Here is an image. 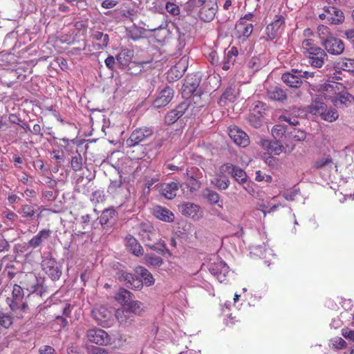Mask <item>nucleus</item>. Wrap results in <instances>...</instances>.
<instances>
[{
    "label": "nucleus",
    "mask_w": 354,
    "mask_h": 354,
    "mask_svg": "<svg viewBox=\"0 0 354 354\" xmlns=\"http://www.w3.org/2000/svg\"><path fill=\"white\" fill-rule=\"evenodd\" d=\"M310 90L321 92L325 95V99L330 100L337 108L348 107L354 101V97L347 91H339L342 86L337 82L313 84L308 82Z\"/></svg>",
    "instance_id": "f257e3e1"
},
{
    "label": "nucleus",
    "mask_w": 354,
    "mask_h": 354,
    "mask_svg": "<svg viewBox=\"0 0 354 354\" xmlns=\"http://www.w3.org/2000/svg\"><path fill=\"white\" fill-rule=\"evenodd\" d=\"M312 102L308 106V111L310 113L315 115H319L322 120L328 122H335L339 117L337 111L333 107L328 108L325 104V95L321 92H314L310 90Z\"/></svg>",
    "instance_id": "f03ea898"
},
{
    "label": "nucleus",
    "mask_w": 354,
    "mask_h": 354,
    "mask_svg": "<svg viewBox=\"0 0 354 354\" xmlns=\"http://www.w3.org/2000/svg\"><path fill=\"white\" fill-rule=\"evenodd\" d=\"M301 46L310 65L314 68L322 67L328 57L325 50L318 46L311 39H304Z\"/></svg>",
    "instance_id": "7ed1b4c3"
},
{
    "label": "nucleus",
    "mask_w": 354,
    "mask_h": 354,
    "mask_svg": "<svg viewBox=\"0 0 354 354\" xmlns=\"http://www.w3.org/2000/svg\"><path fill=\"white\" fill-rule=\"evenodd\" d=\"M189 3L194 8H198V17L205 22L212 21L218 10L215 0H189Z\"/></svg>",
    "instance_id": "20e7f679"
},
{
    "label": "nucleus",
    "mask_w": 354,
    "mask_h": 354,
    "mask_svg": "<svg viewBox=\"0 0 354 354\" xmlns=\"http://www.w3.org/2000/svg\"><path fill=\"white\" fill-rule=\"evenodd\" d=\"M24 296L23 288L15 284L12 288V297L7 299V304L10 310L16 313L18 317H22L23 313H26L28 310V306L24 301Z\"/></svg>",
    "instance_id": "39448f33"
},
{
    "label": "nucleus",
    "mask_w": 354,
    "mask_h": 354,
    "mask_svg": "<svg viewBox=\"0 0 354 354\" xmlns=\"http://www.w3.org/2000/svg\"><path fill=\"white\" fill-rule=\"evenodd\" d=\"M208 270L219 282L222 283L225 280L229 272V267L226 263L217 256H214L208 264Z\"/></svg>",
    "instance_id": "423d86ee"
},
{
    "label": "nucleus",
    "mask_w": 354,
    "mask_h": 354,
    "mask_svg": "<svg viewBox=\"0 0 354 354\" xmlns=\"http://www.w3.org/2000/svg\"><path fill=\"white\" fill-rule=\"evenodd\" d=\"M221 172L230 175L239 184H245L248 181V175L245 170L232 163L222 165Z\"/></svg>",
    "instance_id": "0eeeda50"
},
{
    "label": "nucleus",
    "mask_w": 354,
    "mask_h": 354,
    "mask_svg": "<svg viewBox=\"0 0 354 354\" xmlns=\"http://www.w3.org/2000/svg\"><path fill=\"white\" fill-rule=\"evenodd\" d=\"M153 134V129L151 127H140L135 129L129 138L127 140V145L129 147L139 145L145 141Z\"/></svg>",
    "instance_id": "6e6552de"
},
{
    "label": "nucleus",
    "mask_w": 354,
    "mask_h": 354,
    "mask_svg": "<svg viewBox=\"0 0 354 354\" xmlns=\"http://www.w3.org/2000/svg\"><path fill=\"white\" fill-rule=\"evenodd\" d=\"M42 269L53 281L58 280L62 275L61 266L52 257H46L41 262Z\"/></svg>",
    "instance_id": "1a4fd4ad"
},
{
    "label": "nucleus",
    "mask_w": 354,
    "mask_h": 354,
    "mask_svg": "<svg viewBox=\"0 0 354 354\" xmlns=\"http://www.w3.org/2000/svg\"><path fill=\"white\" fill-rule=\"evenodd\" d=\"M87 338L89 342L98 345H108L111 344V337L108 333L100 328H92L87 331Z\"/></svg>",
    "instance_id": "9d476101"
},
{
    "label": "nucleus",
    "mask_w": 354,
    "mask_h": 354,
    "mask_svg": "<svg viewBox=\"0 0 354 354\" xmlns=\"http://www.w3.org/2000/svg\"><path fill=\"white\" fill-rule=\"evenodd\" d=\"M286 19L283 15H276L274 20L266 27V32L270 39H274L285 28Z\"/></svg>",
    "instance_id": "9b49d317"
},
{
    "label": "nucleus",
    "mask_w": 354,
    "mask_h": 354,
    "mask_svg": "<svg viewBox=\"0 0 354 354\" xmlns=\"http://www.w3.org/2000/svg\"><path fill=\"white\" fill-rule=\"evenodd\" d=\"M91 314L92 317L97 321L98 324L104 327L108 325L109 321L113 316L112 310L104 306L95 308L92 310Z\"/></svg>",
    "instance_id": "f8f14e48"
},
{
    "label": "nucleus",
    "mask_w": 354,
    "mask_h": 354,
    "mask_svg": "<svg viewBox=\"0 0 354 354\" xmlns=\"http://www.w3.org/2000/svg\"><path fill=\"white\" fill-rule=\"evenodd\" d=\"M325 50L330 54L339 55L342 54L345 48L344 42L339 38L334 36L329 37L322 44Z\"/></svg>",
    "instance_id": "ddd939ff"
},
{
    "label": "nucleus",
    "mask_w": 354,
    "mask_h": 354,
    "mask_svg": "<svg viewBox=\"0 0 354 354\" xmlns=\"http://www.w3.org/2000/svg\"><path fill=\"white\" fill-rule=\"evenodd\" d=\"M229 136L236 145L241 147H245L250 144L249 136L237 127H230Z\"/></svg>",
    "instance_id": "4468645a"
},
{
    "label": "nucleus",
    "mask_w": 354,
    "mask_h": 354,
    "mask_svg": "<svg viewBox=\"0 0 354 354\" xmlns=\"http://www.w3.org/2000/svg\"><path fill=\"white\" fill-rule=\"evenodd\" d=\"M174 93V90L171 88L169 86L165 87L158 93L153 102V106L156 109L165 106L172 100Z\"/></svg>",
    "instance_id": "2eb2a0df"
},
{
    "label": "nucleus",
    "mask_w": 354,
    "mask_h": 354,
    "mask_svg": "<svg viewBox=\"0 0 354 354\" xmlns=\"http://www.w3.org/2000/svg\"><path fill=\"white\" fill-rule=\"evenodd\" d=\"M118 279L123 282L128 288L140 290L142 288L140 280L131 273L122 271L118 275Z\"/></svg>",
    "instance_id": "dca6fc26"
},
{
    "label": "nucleus",
    "mask_w": 354,
    "mask_h": 354,
    "mask_svg": "<svg viewBox=\"0 0 354 354\" xmlns=\"http://www.w3.org/2000/svg\"><path fill=\"white\" fill-rule=\"evenodd\" d=\"M299 71L297 69H292L291 72L285 73L282 75L281 80L290 87L299 88L302 84L301 76H299Z\"/></svg>",
    "instance_id": "f3484780"
},
{
    "label": "nucleus",
    "mask_w": 354,
    "mask_h": 354,
    "mask_svg": "<svg viewBox=\"0 0 354 354\" xmlns=\"http://www.w3.org/2000/svg\"><path fill=\"white\" fill-rule=\"evenodd\" d=\"M200 77L198 75H192L188 76L183 86V93L187 94H199L197 88L200 84Z\"/></svg>",
    "instance_id": "a211bd4d"
},
{
    "label": "nucleus",
    "mask_w": 354,
    "mask_h": 354,
    "mask_svg": "<svg viewBox=\"0 0 354 354\" xmlns=\"http://www.w3.org/2000/svg\"><path fill=\"white\" fill-rule=\"evenodd\" d=\"M180 209L183 214L194 220H198L203 216V211L201 207L192 203H185L183 204Z\"/></svg>",
    "instance_id": "6ab92c4d"
},
{
    "label": "nucleus",
    "mask_w": 354,
    "mask_h": 354,
    "mask_svg": "<svg viewBox=\"0 0 354 354\" xmlns=\"http://www.w3.org/2000/svg\"><path fill=\"white\" fill-rule=\"evenodd\" d=\"M134 52L131 49L124 48L116 56L118 65L122 69L126 70L133 62L131 61Z\"/></svg>",
    "instance_id": "aec40b11"
},
{
    "label": "nucleus",
    "mask_w": 354,
    "mask_h": 354,
    "mask_svg": "<svg viewBox=\"0 0 354 354\" xmlns=\"http://www.w3.org/2000/svg\"><path fill=\"white\" fill-rule=\"evenodd\" d=\"M235 28L237 36L239 38L243 37V40H245L251 35L253 31V25L251 22H248L244 21L243 19H240L236 23Z\"/></svg>",
    "instance_id": "412c9836"
},
{
    "label": "nucleus",
    "mask_w": 354,
    "mask_h": 354,
    "mask_svg": "<svg viewBox=\"0 0 354 354\" xmlns=\"http://www.w3.org/2000/svg\"><path fill=\"white\" fill-rule=\"evenodd\" d=\"M135 272L138 276V279L140 280L142 286H151L154 284L155 279L152 274L145 267L138 266L135 269Z\"/></svg>",
    "instance_id": "4be33fe9"
},
{
    "label": "nucleus",
    "mask_w": 354,
    "mask_h": 354,
    "mask_svg": "<svg viewBox=\"0 0 354 354\" xmlns=\"http://www.w3.org/2000/svg\"><path fill=\"white\" fill-rule=\"evenodd\" d=\"M50 234L51 231L49 229L40 230L28 242V246L32 249L38 248L50 237Z\"/></svg>",
    "instance_id": "5701e85b"
},
{
    "label": "nucleus",
    "mask_w": 354,
    "mask_h": 354,
    "mask_svg": "<svg viewBox=\"0 0 354 354\" xmlns=\"http://www.w3.org/2000/svg\"><path fill=\"white\" fill-rule=\"evenodd\" d=\"M324 10L328 14V21L332 24H338L344 19L343 12L334 6L325 7Z\"/></svg>",
    "instance_id": "b1692460"
},
{
    "label": "nucleus",
    "mask_w": 354,
    "mask_h": 354,
    "mask_svg": "<svg viewBox=\"0 0 354 354\" xmlns=\"http://www.w3.org/2000/svg\"><path fill=\"white\" fill-rule=\"evenodd\" d=\"M153 215L158 219L167 223H171L175 218L172 212L162 206H156L153 208Z\"/></svg>",
    "instance_id": "393cba45"
},
{
    "label": "nucleus",
    "mask_w": 354,
    "mask_h": 354,
    "mask_svg": "<svg viewBox=\"0 0 354 354\" xmlns=\"http://www.w3.org/2000/svg\"><path fill=\"white\" fill-rule=\"evenodd\" d=\"M115 316L121 325L127 326L133 322V315L129 313L124 306L115 312Z\"/></svg>",
    "instance_id": "a878e982"
},
{
    "label": "nucleus",
    "mask_w": 354,
    "mask_h": 354,
    "mask_svg": "<svg viewBox=\"0 0 354 354\" xmlns=\"http://www.w3.org/2000/svg\"><path fill=\"white\" fill-rule=\"evenodd\" d=\"M314 167L330 172L335 169L337 171V165L333 162L332 158L328 156H324L317 160L314 163Z\"/></svg>",
    "instance_id": "bb28decb"
},
{
    "label": "nucleus",
    "mask_w": 354,
    "mask_h": 354,
    "mask_svg": "<svg viewBox=\"0 0 354 354\" xmlns=\"http://www.w3.org/2000/svg\"><path fill=\"white\" fill-rule=\"evenodd\" d=\"M138 234L144 241H152L154 239V228L150 223H141L139 227Z\"/></svg>",
    "instance_id": "cd10ccee"
},
{
    "label": "nucleus",
    "mask_w": 354,
    "mask_h": 354,
    "mask_svg": "<svg viewBox=\"0 0 354 354\" xmlns=\"http://www.w3.org/2000/svg\"><path fill=\"white\" fill-rule=\"evenodd\" d=\"M336 71H344L352 73L354 75V59L341 58L335 62Z\"/></svg>",
    "instance_id": "c85d7f7f"
},
{
    "label": "nucleus",
    "mask_w": 354,
    "mask_h": 354,
    "mask_svg": "<svg viewBox=\"0 0 354 354\" xmlns=\"http://www.w3.org/2000/svg\"><path fill=\"white\" fill-rule=\"evenodd\" d=\"M238 95V91L235 87L228 86L221 96L218 104L220 106H225L228 102H233Z\"/></svg>",
    "instance_id": "c756f323"
},
{
    "label": "nucleus",
    "mask_w": 354,
    "mask_h": 354,
    "mask_svg": "<svg viewBox=\"0 0 354 354\" xmlns=\"http://www.w3.org/2000/svg\"><path fill=\"white\" fill-rule=\"evenodd\" d=\"M179 183L176 181L165 184L162 187V194L167 199H173L176 196Z\"/></svg>",
    "instance_id": "7c9ffc66"
},
{
    "label": "nucleus",
    "mask_w": 354,
    "mask_h": 354,
    "mask_svg": "<svg viewBox=\"0 0 354 354\" xmlns=\"http://www.w3.org/2000/svg\"><path fill=\"white\" fill-rule=\"evenodd\" d=\"M127 247L131 251V252L137 256H141L143 254V249L138 241L131 235H128L126 237Z\"/></svg>",
    "instance_id": "2f4dec72"
},
{
    "label": "nucleus",
    "mask_w": 354,
    "mask_h": 354,
    "mask_svg": "<svg viewBox=\"0 0 354 354\" xmlns=\"http://www.w3.org/2000/svg\"><path fill=\"white\" fill-rule=\"evenodd\" d=\"M115 215L116 211L113 207L104 209L99 218L100 225L104 228L109 226Z\"/></svg>",
    "instance_id": "473e14b6"
},
{
    "label": "nucleus",
    "mask_w": 354,
    "mask_h": 354,
    "mask_svg": "<svg viewBox=\"0 0 354 354\" xmlns=\"http://www.w3.org/2000/svg\"><path fill=\"white\" fill-rule=\"evenodd\" d=\"M225 174H222L220 169L216 177L212 180V183L220 190L227 189L230 185V181Z\"/></svg>",
    "instance_id": "72a5a7b5"
},
{
    "label": "nucleus",
    "mask_w": 354,
    "mask_h": 354,
    "mask_svg": "<svg viewBox=\"0 0 354 354\" xmlns=\"http://www.w3.org/2000/svg\"><path fill=\"white\" fill-rule=\"evenodd\" d=\"M268 96L269 98L276 101H283L287 97L286 91L279 86L271 87L268 89Z\"/></svg>",
    "instance_id": "f704fd0d"
},
{
    "label": "nucleus",
    "mask_w": 354,
    "mask_h": 354,
    "mask_svg": "<svg viewBox=\"0 0 354 354\" xmlns=\"http://www.w3.org/2000/svg\"><path fill=\"white\" fill-rule=\"evenodd\" d=\"M91 37L93 40L99 41L97 44L99 49H103L109 44V37L107 34H104L98 30H93Z\"/></svg>",
    "instance_id": "c9c22d12"
},
{
    "label": "nucleus",
    "mask_w": 354,
    "mask_h": 354,
    "mask_svg": "<svg viewBox=\"0 0 354 354\" xmlns=\"http://www.w3.org/2000/svg\"><path fill=\"white\" fill-rule=\"evenodd\" d=\"M133 294L127 290L120 288L115 294V299L118 302L125 306L130 300L132 299Z\"/></svg>",
    "instance_id": "e433bc0d"
},
{
    "label": "nucleus",
    "mask_w": 354,
    "mask_h": 354,
    "mask_svg": "<svg viewBox=\"0 0 354 354\" xmlns=\"http://www.w3.org/2000/svg\"><path fill=\"white\" fill-rule=\"evenodd\" d=\"M149 63V62H133L125 71L131 75H138L142 73L145 66Z\"/></svg>",
    "instance_id": "4c0bfd02"
},
{
    "label": "nucleus",
    "mask_w": 354,
    "mask_h": 354,
    "mask_svg": "<svg viewBox=\"0 0 354 354\" xmlns=\"http://www.w3.org/2000/svg\"><path fill=\"white\" fill-rule=\"evenodd\" d=\"M266 105L262 102L257 101L254 103V106L251 109L252 118L254 117H261L263 118V115L266 113Z\"/></svg>",
    "instance_id": "58836bf2"
},
{
    "label": "nucleus",
    "mask_w": 354,
    "mask_h": 354,
    "mask_svg": "<svg viewBox=\"0 0 354 354\" xmlns=\"http://www.w3.org/2000/svg\"><path fill=\"white\" fill-rule=\"evenodd\" d=\"M124 307L131 313L134 316L135 315L140 314L142 311V304L138 301L130 300Z\"/></svg>",
    "instance_id": "ea45409f"
},
{
    "label": "nucleus",
    "mask_w": 354,
    "mask_h": 354,
    "mask_svg": "<svg viewBox=\"0 0 354 354\" xmlns=\"http://www.w3.org/2000/svg\"><path fill=\"white\" fill-rule=\"evenodd\" d=\"M13 324V317L7 313L0 310V326L9 328Z\"/></svg>",
    "instance_id": "a19ab883"
},
{
    "label": "nucleus",
    "mask_w": 354,
    "mask_h": 354,
    "mask_svg": "<svg viewBox=\"0 0 354 354\" xmlns=\"http://www.w3.org/2000/svg\"><path fill=\"white\" fill-rule=\"evenodd\" d=\"M204 196L207 199L212 205L218 204L220 200L219 194L209 189H206L203 193Z\"/></svg>",
    "instance_id": "79ce46f5"
},
{
    "label": "nucleus",
    "mask_w": 354,
    "mask_h": 354,
    "mask_svg": "<svg viewBox=\"0 0 354 354\" xmlns=\"http://www.w3.org/2000/svg\"><path fill=\"white\" fill-rule=\"evenodd\" d=\"M280 205L279 203L272 204L269 202L268 204L262 203L259 205V209L262 212L265 217L268 213H270L277 210Z\"/></svg>",
    "instance_id": "37998d69"
},
{
    "label": "nucleus",
    "mask_w": 354,
    "mask_h": 354,
    "mask_svg": "<svg viewBox=\"0 0 354 354\" xmlns=\"http://www.w3.org/2000/svg\"><path fill=\"white\" fill-rule=\"evenodd\" d=\"M317 33L321 39L322 44H324L325 40L329 39V37H333L330 32L329 28L324 25H319L317 27Z\"/></svg>",
    "instance_id": "c03bdc74"
},
{
    "label": "nucleus",
    "mask_w": 354,
    "mask_h": 354,
    "mask_svg": "<svg viewBox=\"0 0 354 354\" xmlns=\"http://www.w3.org/2000/svg\"><path fill=\"white\" fill-rule=\"evenodd\" d=\"M145 261L147 264L154 267H160L163 263L162 258L156 254L146 255Z\"/></svg>",
    "instance_id": "a18cd8bd"
},
{
    "label": "nucleus",
    "mask_w": 354,
    "mask_h": 354,
    "mask_svg": "<svg viewBox=\"0 0 354 354\" xmlns=\"http://www.w3.org/2000/svg\"><path fill=\"white\" fill-rule=\"evenodd\" d=\"M71 168L75 171H77L82 168V158L80 153L72 156L71 161Z\"/></svg>",
    "instance_id": "49530a36"
},
{
    "label": "nucleus",
    "mask_w": 354,
    "mask_h": 354,
    "mask_svg": "<svg viewBox=\"0 0 354 354\" xmlns=\"http://www.w3.org/2000/svg\"><path fill=\"white\" fill-rule=\"evenodd\" d=\"M181 116L178 115L177 111H175V109L171 110L165 117V122L167 124H172L176 122Z\"/></svg>",
    "instance_id": "de8ad7c7"
},
{
    "label": "nucleus",
    "mask_w": 354,
    "mask_h": 354,
    "mask_svg": "<svg viewBox=\"0 0 354 354\" xmlns=\"http://www.w3.org/2000/svg\"><path fill=\"white\" fill-rule=\"evenodd\" d=\"M165 9L172 16H178L180 15V8L174 3L168 1L165 5Z\"/></svg>",
    "instance_id": "09e8293b"
},
{
    "label": "nucleus",
    "mask_w": 354,
    "mask_h": 354,
    "mask_svg": "<svg viewBox=\"0 0 354 354\" xmlns=\"http://www.w3.org/2000/svg\"><path fill=\"white\" fill-rule=\"evenodd\" d=\"M248 66L253 72H256V71H259L261 68V62L260 59L257 57H252L248 61Z\"/></svg>",
    "instance_id": "8fccbe9b"
},
{
    "label": "nucleus",
    "mask_w": 354,
    "mask_h": 354,
    "mask_svg": "<svg viewBox=\"0 0 354 354\" xmlns=\"http://www.w3.org/2000/svg\"><path fill=\"white\" fill-rule=\"evenodd\" d=\"M191 106L192 104L189 101L185 100L180 103L174 109L182 117Z\"/></svg>",
    "instance_id": "3c124183"
},
{
    "label": "nucleus",
    "mask_w": 354,
    "mask_h": 354,
    "mask_svg": "<svg viewBox=\"0 0 354 354\" xmlns=\"http://www.w3.org/2000/svg\"><path fill=\"white\" fill-rule=\"evenodd\" d=\"M187 187L192 192H194L201 187V183L193 176H188Z\"/></svg>",
    "instance_id": "603ef678"
},
{
    "label": "nucleus",
    "mask_w": 354,
    "mask_h": 354,
    "mask_svg": "<svg viewBox=\"0 0 354 354\" xmlns=\"http://www.w3.org/2000/svg\"><path fill=\"white\" fill-rule=\"evenodd\" d=\"M299 194V189L295 187L287 189L283 193V196L287 201H292L295 200V197Z\"/></svg>",
    "instance_id": "864d4df0"
},
{
    "label": "nucleus",
    "mask_w": 354,
    "mask_h": 354,
    "mask_svg": "<svg viewBox=\"0 0 354 354\" xmlns=\"http://www.w3.org/2000/svg\"><path fill=\"white\" fill-rule=\"evenodd\" d=\"M269 149L274 154L279 155L283 151L284 147L276 140L270 143Z\"/></svg>",
    "instance_id": "5fc2aeb1"
},
{
    "label": "nucleus",
    "mask_w": 354,
    "mask_h": 354,
    "mask_svg": "<svg viewBox=\"0 0 354 354\" xmlns=\"http://www.w3.org/2000/svg\"><path fill=\"white\" fill-rule=\"evenodd\" d=\"M104 200V195L103 191L97 190L92 193L91 201L93 203H100Z\"/></svg>",
    "instance_id": "6e6d98bb"
},
{
    "label": "nucleus",
    "mask_w": 354,
    "mask_h": 354,
    "mask_svg": "<svg viewBox=\"0 0 354 354\" xmlns=\"http://www.w3.org/2000/svg\"><path fill=\"white\" fill-rule=\"evenodd\" d=\"M35 210L31 205H25L22 207V216L26 218H31L35 215Z\"/></svg>",
    "instance_id": "4d7b16f0"
},
{
    "label": "nucleus",
    "mask_w": 354,
    "mask_h": 354,
    "mask_svg": "<svg viewBox=\"0 0 354 354\" xmlns=\"http://www.w3.org/2000/svg\"><path fill=\"white\" fill-rule=\"evenodd\" d=\"M255 180L258 182L266 181V183H271L272 177L270 175L263 174L261 171H257L255 173Z\"/></svg>",
    "instance_id": "13d9d810"
},
{
    "label": "nucleus",
    "mask_w": 354,
    "mask_h": 354,
    "mask_svg": "<svg viewBox=\"0 0 354 354\" xmlns=\"http://www.w3.org/2000/svg\"><path fill=\"white\" fill-rule=\"evenodd\" d=\"M123 184L122 176H120L118 179L111 180V183L109 186V191L111 192H115L118 188H120Z\"/></svg>",
    "instance_id": "bf43d9fd"
},
{
    "label": "nucleus",
    "mask_w": 354,
    "mask_h": 354,
    "mask_svg": "<svg viewBox=\"0 0 354 354\" xmlns=\"http://www.w3.org/2000/svg\"><path fill=\"white\" fill-rule=\"evenodd\" d=\"M234 62V59H232V56L230 55V53H227L223 58L222 62V68L224 71H227L230 68V64Z\"/></svg>",
    "instance_id": "052dcab7"
},
{
    "label": "nucleus",
    "mask_w": 354,
    "mask_h": 354,
    "mask_svg": "<svg viewBox=\"0 0 354 354\" xmlns=\"http://www.w3.org/2000/svg\"><path fill=\"white\" fill-rule=\"evenodd\" d=\"M281 122H286L291 126H296L299 124L298 119L296 117H290V115H282L279 117Z\"/></svg>",
    "instance_id": "680f3d73"
},
{
    "label": "nucleus",
    "mask_w": 354,
    "mask_h": 354,
    "mask_svg": "<svg viewBox=\"0 0 354 354\" xmlns=\"http://www.w3.org/2000/svg\"><path fill=\"white\" fill-rule=\"evenodd\" d=\"M333 347L337 349H342L346 346V342L342 337H335L331 340Z\"/></svg>",
    "instance_id": "e2e57ef3"
},
{
    "label": "nucleus",
    "mask_w": 354,
    "mask_h": 354,
    "mask_svg": "<svg viewBox=\"0 0 354 354\" xmlns=\"http://www.w3.org/2000/svg\"><path fill=\"white\" fill-rule=\"evenodd\" d=\"M10 248L9 242L0 234V253L8 252Z\"/></svg>",
    "instance_id": "0e129e2a"
},
{
    "label": "nucleus",
    "mask_w": 354,
    "mask_h": 354,
    "mask_svg": "<svg viewBox=\"0 0 354 354\" xmlns=\"http://www.w3.org/2000/svg\"><path fill=\"white\" fill-rule=\"evenodd\" d=\"M115 59L116 58H115L113 56L109 55L104 61L106 66L109 69L113 71L116 64H118L117 60Z\"/></svg>",
    "instance_id": "69168bd1"
},
{
    "label": "nucleus",
    "mask_w": 354,
    "mask_h": 354,
    "mask_svg": "<svg viewBox=\"0 0 354 354\" xmlns=\"http://www.w3.org/2000/svg\"><path fill=\"white\" fill-rule=\"evenodd\" d=\"M88 353V354H110L106 349L99 346H92Z\"/></svg>",
    "instance_id": "338daca9"
},
{
    "label": "nucleus",
    "mask_w": 354,
    "mask_h": 354,
    "mask_svg": "<svg viewBox=\"0 0 354 354\" xmlns=\"http://www.w3.org/2000/svg\"><path fill=\"white\" fill-rule=\"evenodd\" d=\"M39 354H57L55 350L50 346L45 345L40 347Z\"/></svg>",
    "instance_id": "774afa93"
}]
</instances>
